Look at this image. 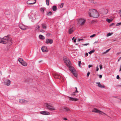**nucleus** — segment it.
<instances>
[{"instance_id": "30", "label": "nucleus", "mask_w": 121, "mask_h": 121, "mask_svg": "<svg viewBox=\"0 0 121 121\" xmlns=\"http://www.w3.org/2000/svg\"><path fill=\"white\" fill-rule=\"evenodd\" d=\"M72 40L75 43L76 42V39H74V37H73L72 39Z\"/></svg>"}, {"instance_id": "16", "label": "nucleus", "mask_w": 121, "mask_h": 121, "mask_svg": "<svg viewBox=\"0 0 121 121\" xmlns=\"http://www.w3.org/2000/svg\"><path fill=\"white\" fill-rule=\"evenodd\" d=\"M30 1L29 0H28L27 2V3L28 4H35L36 2V1H35V2H30Z\"/></svg>"}, {"instance_id": "31", "label": "nucleus", "mask_w": 121, "mask_h": 121, "mask_svg": "<svg viewBox=\"0 0 121 121\" xmlns=\"http://www.w3.org/2000/svg\"><path fill=\"white\" fill-rule=\"evenodd\" d=\"M121 25V22H119L118 23H117L116 24V26H120V25Z\"/></svg>"}, {"instance_id": "50", "label": "nucleus", "mask_w": 121, "mask_h": 121, "mask_svg": "<svg viewBox=\"0 0 121 121\" xmlns=\"http://www.w3.org/2000/svg\"><path fill=\"white\" fill-rule=\"evenodd\" d=\"M88 54L87 53H86L85 56H88Z\"/></svg>"}, {"instance_id": "23", "label": "nucleus", "mask_w": 121, "mask_h": 121, "mask_svg": "<svg viewBox=\"0 0 121 121\" xmlns=\"http://www.w3.org/2000/svg\"><path fill=\"white\" fill-rule=\"evenodd\" d=\"M35 17L34 15L33 14H31V15L29 17L31 19H34V18H35Z\"/></svg>"}, {"instance_id": "42", "label": "nucleus", "mask_w": 121, "mask_h": 121, "mask_svg": "<svg viewBox=\"0 0 121 121\" xmlns=\"http://www.w3.org/2000/svg\"><path fill=\"white\" fill-rule=\"evenodd\" d=\"M99 66L100 67V69L101 70L102 68V65H99Z\"/></svg>"}, {"instance_id": "53", "label": "nucleus", "mask_w": 121, "mask_h": 121, "mask_svg": "<svg viewBox=\"0 0 121 121\" xmlns=\"http://www.w3.org/2000/svg\"><path fill=\"white\" fill-rule=\"evenodd\" d=\"M120 52H118L117 53V55H118L119 54H120Z\"/></svg>"}, {"instance_id": "47", "label": "nucleus", "mask_w": 121, "mask_h": 121, "mask_svg": "<svg viewBox=\"0 0 121 121\" xmlns=\"http://www.w3.org/2000/svg\"><path fill=\"white\" fill-rule=\"evenodd\" d=\"M114 23H112L110 25V26H112L113 25H114Z\"/></svg>"}, {"instance_id": "44", "label": "nucleus", "mask_w": 121, "mask_h": 121, "mask_svg": "<svg viewBox=\"0 0 121 121\" xmlns=\"http://www.w3.org/2000/svg\"><path fill=\"white\" fill-rule=\"evenodd\" d=\"M90 73L89 72H88V73H87V77H88L89 75H90Z\"/></svg>"}, {"instance_id": "46", "label": "nucleus", "mask_w": 121, "mask_h": 121, "mask_svg": "<svg viewBox=\"0 0 121 121\" xmlns=\"http://www.w3.org/2000/svg\"><path fill=\"white\" fill-rule=\"evenodd\" d=\"M117 79H119V75H117Z\"/></svg>"}, {"instance_id": "22", "label": "nucleus", "mask_w": 121, "mask_h": 121, "mask_svg": "<svg viewBox=\"0 0 121 121\" xmlns=\"http://www.w3.org/2000/svg\"><path fill=\"white\" fill-rule=\"evenodd\" d=\"M42 28L43 29H46V26L44 24H43L42 25Z\"/></svg>"}, {"instance_id": "58", "label": "nucleus", "mask_w": 121, "mask_h": 121, "mask_svg": "<svg viewBox=\"0 0 121 121\" xmlns=\"http://www.w3.org/2000/svg\"><path fill=\"white\" fill-rule=\"evenodd\" d=\"M75 88L76 90H77V87H75Z\"/></svg>"}, {"instance_id": "32", "label": "nucleus", "mask_w": 121, "mask_h": 121, "mask_svg": "<svg viewBox=\"0 0 121 121\" xmlns=\"http://www.w3.org/2000/svg\"><path fill=\"white\" fill-rule=\"evenodd\" d=\"M110 48L108 49L105 52H104V54H105V53H107L110 50Z\"/></svg>"}, {"instance_id": "36", "label": "nucleus", "mask_w": 121, "mask_h": 121, "mask_svg": "<svg viewBox=\"0 0 121 121\" xmlns=\"http://www.w3.org/2000/svg\"><path fill=\"white\" fill-rule=\"evenodd\" d=\"M90 2L93 3H94V0H89Z\"/></svg>"}, {"instance_id": "57", "label": "nucleus", "mask_w": 121, "mask_h": 121, "mask_svg": "<svg viewBox=\"0 0 121 121\" xmlns=\"http://www.w3.org/2000/svg\"><path fill=\"white\" fill-rule=\"evenodd\" d=\"M121 68H120V70H119V71H121Z\"/></svg>"}, {"instance_id": "56", "label": "nucleus", "mask_w": 121, "mask_h": 121, "mask_svg": "<svg viewBox=\"0 0 121 121\" xmlns=\"http://www.w3.org/2000/svg\"><path fill=\"white\" fill-rule=\"evenodd\" d=\"M119 59L121 60V56L119 58Z\"/></svg>"}, {"instance_id": "3", "label": "nucleus", "mask_w": 121, "mask_h": 121, "mask_svg": "<svg viewBox=\"0 0 121 121\" xmlns=\"http://www.w3.org/2000/svg\"><path fill=\"white\" fill-rule=\"evenodd\" d=\"M89 15L90 17L96 18L98 17L99 14L97 11L92 9L89 10Z\"/></svg>"}, {"instance_id": "18", "label": "nucleus", "mask_w": 121, "mask_h": 121, "mask_svg": "<svg viewBox=\"0 0 121 121\" xmlns=\"http://www.w3.org/2000/svg\"><path fill=\"white\" fill-rule=\"evenodd\" d=\"M22 63L21 64L22 65L25 66H27V64L26 62H25L24 61L22 62Z\"/></svg>"}, {"instance_id": "59", "label": "nucleus", "mask_w": 121, "mask_h": 121, "mask_svg": "<svg viewBox=\"0 0 121 121\" xmlns=\"http://www.w3.org/2000/svg\"><path fill=\"white\" fill-rule=\"evenodd\" d=\"M59 79H60V77H59L58 78Z\"/></svg>"}, {"instance_id": "13", "label": "nucleus", "mask_w": 121, "mask_h": 121, "mask_svg": "<svg viewBox=\"0 0 121 121\" xmlns=\"http://www.w3.org/2000/svg\"><path fill=\"white\" fill-rule=\"evenodd\" d=\"M68 97L69 98V100L72 101H76L78 100L77 98H73L69 96Z\"/></svg>"}, {"instance_id": "39", "label": "nucleus", "mask_w": 121, "mask_h": 121, "mask_svg": "<svg viewBox=\"0 0 121 121\" xmlns=\"http://www.w3.org/2000/svg\"><path fill=\"white\" fill-rule=\"evenodd\" d=\"M83 40V39H78V42H79L80 41H81L82 40Z\"/></svg>"}, {"instance_id": "7", "label": "nucleus", "mask_w": 121, "mask_h": 121, "mask_svg": "<svg viewBox=\"0 0 121 121\" xmlns=\"http://www.w3.org/2000/svg\"><path fill=\"white\" fill-rule=\"evenodd\" d=\"M85 22V20L84 19L80 18L78 20V23L79 25H82L84 24Z\"/></svg>"}, {"instance_id": "11", "label": "nucleus", "mask_w": 121, "mask_h": 121, "mask_svg": "<svg viewBox=\"0 0 121 121\" xmlns=\"http://www.w3.org/2000/svg\"><path fill=\"white\" fill-rule=\"evenodd\" d=\"M53 41L52 39H46V43L47 44L49 43L50 44H51L53 43Z\"/></svg>"}, {"instance_id": "37", "label": "nucleus", "mask_w": 121, "mask_h": 121, "mask_svg": "<svg viewBox=\"0 0 121 121\" xmlns=\"http://www.w3.org/2000/svg\"><path fill=\"white\" fill-rule=\"evenodd\" d=\"M99 70V68L98 67V66H97L96 67V71H98Z\"/></svg>"}, {"instance_id": "20", "label": "nucleus", "mask_w": 121, "mask_h": 121, "mask_svg": "<svg viewBox=\"0 0 121 121\" xmlns=\"http://www.w3.org/2000/svg\"><path fill=\"white\" fill-rule=\"evenodd\" d=\"M18 60L20 63L21 64V63H22V62L24 61V60L22 58H19L18 59Z\"/></svg>"}, {"instance_id": "41", "label": "nucleus", "mask_w": 121, "mask_h": 121, "mask_svg": "<svg viewBox=\"0 0 121 121\" xmlns=\"http://www.w3.org/2000/svg\"><path fill=\"white\" fill-rule=\"evenodd\" d=\"M89 44V43H86V44H83L82 45H83V46H87V45H88Z\"/></svg>"}, {"instance_id": "19", "label": "nucleus", "mask_w": 121, "mask_h": 121, "mask_svg": "<svg viewBox=\"0 0 121 121\" xmlns=\"http://www.w3.org/2000/svg\"><path fill=\"white\" fill-rule=\"evenodd\" d=\"M39 39H45L44 37L41 35H39Z\"/></svg>"}, {"instance_id": "34", "label": "nucleus", "mask_w": 121, "mask_h": 121, "mask_svg": "<svg viewBox=\"0 0 121 121\" xmlns=\"http://www.w3.org/2000/svg\"><path fill=\"white\" fill-rule=\"evenodd\" d=\"M52 14V13L51 12H50L49 13H48L47 15L48 16H50Z\"/></svg>"}, {"instance_id": "52", "label": "nucleus", "mask_w": 121, "mask_h": 121, "mask_svg": "<svg viewBox=\"0 0 121 121\" xmlns=\"http://www.w3.org/2000/svg\"><path fill=\"white\" fill-rule=\"evenodd\" d=\"M98 41H95V42L94 43H98Z\"/></svg>"}, {"instance_id": "26", "label": "nucleus", "mask_w": 121, "mask_h": 121, "mask_svg": "<svg viewBox=\"0 0 121 121\" xmlns=\"http://www.w3.org/2000/svg\"><path fill=\"white\" fill-rule=\"evenodd\" d=\"M49 0H46V4L47 5H49Z\"/></svg>"}, {"instance_id": "55", "label": "nucleus", "mask_w": 121, "mask_h": 121, "mask_svg": "<svg viewBox=\"0 0 121 121\" xmlns=\"http://www.w3.org/2000/svg\"><path fill=\"white\" fill-rule=\"evenodd\" d=\"M120 60L119 59V58L118 60V61H117L118 62H119V61Z\"/></svg>"}, {"instance_id": "35", "label": "nucleus", "mask_w": 121, "mask_h": 121, "mask_svg": "<svg viewBox=\"0 0 121 121\" xmlns=\"http://www.w3.org/2000/svg\"><path fill=\"white\" fill-rule=\"evenodd\" d=\"M81 62L80 61H78V65L80 67L81 66Z\"/></svg>"}, {"instance_id": "45", "label": "nucleus", "mask_w": 121, "mask_h": 121, "mask_svg": "<svg viewBox=\"0 0 121 121\" xmlns=\"http://www.w3.org/2000/svg\"><path fill=\"white\" fill-rule=\"evenodd\" d=\"M63 3H62L61 4L60 6V7L61 8H62L63 7Z\"/></svg>"}, {"instance_id": "48", "label": "nucleus", "mask_w": 121, "mask_h": 121, "mask_svg": "<svg viewBox=\"0 0 121 121\" xmlns=\"http://www.w3.org/2000/svg\"><path fill=\"white\" fill-rule=\"evenodd\" d=\"M92 66L91 65H88V68H90Z\"/></svg>"}, {"instance_id": "14", "label": "nucleus", "mask_w": 121, "mask_h": 121, "mask_svg": "<svg viewBox=\"0 0 121 121\" xmlns=\"http://www.w3.org/2000/svg\"><path fill=\"white\" fill-rule=\"evenodd\" d=\"M40 113L42 114L46 115L49 114V112L45 111H41L40 112Z\"/></svg>"}, {"instance_id": "29", "label": "nucleus", "mask_w": 121, "mask_h": 121, "mask_svg": "<svg viewBox=\"0 0 121 121\" xmlns=\"http://www.w3.org/2000/svg\"><path fill=\"white\" fill-rule=\"evenodd\" d=\"M76 92L78 93V91H77V90H76V91L73 92V93L72 94V95H74V94Z\"/></svg>"}, {"instance_id": "12", "label": "nucleus", "mask_w": 121, "mask_h": 121, "mask_svg": "<svg viewBox=\"0 0 121 121\" xmlns=\"http://www.w3.org/2000/svg\"><path fill=\"white\" fill-rule=\"evenodd\" d=\"M11 81L9 80H7L4 81L5 84L7 86H9L10 84Z\"/></svg>"}, {"instance_id": "6", "label": "nucleus", "mask_w": 121, "mask_h": 121, "mask_svg": "<svg viewBox=\"0 0 121 121\" xmlns=\"http://www.w3.org/2000/svg\"><path fill=\"white\" fill-rule=\"evenodd\" d=\"M99 12L101 14H105L108 13V11L107 9H102L99 10Z\"/></svg>"}, {"instance_id": "38", "label": "nucleus", "mask_w": 121, "mask_h": 121, "mask_svg": "<svg viewBox=\"0 0 121 121\" xmlns=\"http://www.w3.org/2000/svg\"><path fill=\"white\" fill-rule=\"evenodd\" d=\"M112 34L111 33H109L107 34V36H109L111 35Z\"/></svg>"}, {"instance_id": "27", "label": "nucleus", "mask_w": 121, "mask_h": 121, "mask_svg": "<svg viewBox=\"0 0 121 121\" xmlns=\"http://www.w3.org/2000/svg\"><path fill=\"white\" fill-rule=\"evenodd\" d=\"M106 21L108 22L109 23H110V22H111L112 21V20L111 19H106Z\"/></svg>"}, {"instance_id": "4", "label": "nucleus", "mask_w": 121, "mask_h": 121, "mask_svg": "<svg viewBox=\"0 0 121 121\" xmlns=\"http://www.w3.org/2000/svg\"><path fill=\"white\" fill-rule=\"evenodd\" d=\"M45 105L48 109L50 111H52L55 110V109L53 107L51 104L46 103L45 104Z\"/></svg>"}, {"instance_id": "25", "label": "nucleus", "mask_w": 121, "mask_h": 121, "mask_svg": "<svg viewBox=\"0 0 121 121\" xmlns=\"http://www.w3.org/2000/svg\"><path fill=\"white\" fill-rule=\"evenodd\" d=\"M65 110L67 112H68L70 111V109L69 108H64Z\"/></svg>"}, {"instance_id": "1", "label": "nucleus", "mask_w": 121, "mask_h": 121, "mask_svg": "<svg viewBox=\"0 0 121 121\" xmlns=\"http://www.w3.org/2000/svg\"><path fill=\"white\" fill-rule=\"evenodd\" d=\"M64 61L66 63V64L68 66L69 69L71 73L75 77H77V74L76 73V70L73 67L71 66V63L70 61L67 60H64Z\"/></svg>"}, {"instance_id": "17", "label": "nucleus", "mask_w": 121, "mask_h": 121, "mask_svg": "<svg viewBox=\"0 0 121 121\" xmlns=\"http://www.w3.org/2000/svg\"><path fill=\"white\" fill-rule=\"evenodd\" d=\"M19 101L21 103H26L27 101L26 100L23 99H19Z\"/></svg>"}, {"instance_id": "43", "label": "nucleus", "mask_w": 121, "mask_h": 121, "mask_svg": "<svg viewBox=\"0 0 121 121\" xmlns=\"http://www.w3.org/2000/svg\"><path fill=\"white\" fill-rule=\"evenodd\" d=\"M40 31L44 33V32L45 31L43 30L42 29L40 30Z\"/></svg>"}, {"instance_id": "49", "label": "nucleus", "mask_w": 121, "mask_h": 121, "mask_svg": "<svg viewBox=\"0 0 121 121\" xmlns=\"http://www.w3.org/2000/svg\"><path fill=\"white\" fill-rule=\"evenodd\" d=\"M102 77V76L101 75H100L99 76V77L100 78H101Z\"/></svg>"}, {"instance_id": "40", "label": "nucleus", "mask_w": 121, "mask_h": 121, "mask_svg": "<svg viewBox=\"0 0 121 121\" xmlns=\"http://www.w3.org/2000/svg\"><path fill=\"white\" fill-rule=\"evenodd\" d=\"M41 12H43L44 11V9L43 8H42L41 9Z\"/></svg>"}, {"instance_id": "33", "label": "nucleus", "mask_w": 121, "mask_h": 121, "mask_svg": "<svg viewBox=\"0 0 121 121\" xmlns=\"http://www.w3.org/2000/svg\"><path fill=\"white\" fill-rule=\"evenodd\" d=\"M95 35L96 34H94L93 35L90 36V37L91 38H92L95 36Z\"/></svg>"}, {"instance_id": "21", "label": "nucleus", "mask_w": 121, "mask_h": 121, "mask_svg": "<svg viewBox=\"0 0 121 121\" xmlns=\"http://www.w3.org/2000/svg\"><path fill=\"white\" fill-rule=\"evenodd\" d=\"M57 9V8L56 6H54L52 7V10L54 11H56Z\"/></svg>"}, {"instance_id": "24", "label": "nucleus", "mask_w": 121, "mask_h": 121, "mask_svg": "<svg viewBox=\"0 0 121 121\" xmlns=\"http://www.w3.org/2000/svg\"><path fill=\"white\" fill-rule=\"evenodd\" d=\"M95 51V50H91L89 52V53L90 54H91L93 53Z\"/></svg>"}, {"instance_id": "10", "label": "nucleus", "mask_w": 121, "mask_h": 121, "mask_svg": "<svg viewBox=\"0 0 121 121\" xmlns=\"http://www.w3.org/2000/svg\"><path fill=\"white\" fill-rule=\"evenodd\" d=\"M41 50L42 52H47L48 51L47 47L45 46L42 47L41 48Z\"/></svg>"}, {"instance_id": "5", "label": "nucleus", "mask_w": 121, "mask_h": 121, "mask_svg": "<svg viewBox=\"0 0 121 121\" xmlns=\"http://www.w3.org/2000/svg\"><path fill=\"white\" fill-rule=\"evenodd\" d=\"M93 111L95 112L99 113L104 116H108L105 113L95 108L93 110Z\"/></svg>"}, {"instance_id": "28", "label": "nucleus", "mask_w": 121, "mask_h": 121, "mask_svg": "<svg viewBox=\"0 0 121 121\" xmlns=\"http://www.w3.org/2000/svg\"><path fill=\"white\" fill-rule=\"evenodd\" d=\"M40 27L38 25H36L35 27V29L36 30H37Z\"/></svg>"}, {"instance_id": "54", "label": "nucleus", "mask_w": 121, "mask_h": 121, "mask_svg": "<svg viewBox=\"0 0 121 121\" xmlns=\"http://www.w3.org/2000/svg\"><path fill=\"white\" fill-rule=\"evenodd\" d=\"M120 13H121V10H120ZM120 16L121 17V14L120 15Z\"/></svg>"}, {"instance_id": "9", "label": "nucleus", "mask_w": 121, "mask_h": 121, "mask_svg": "<svg viewBox=\"0 0 121 121\" xmlns=\"http://www.w3.org/2000/svg\"><path fill=\"white\" fill-rule=\"evenodd\" d=\"M19 26L21 29L22 30H25L27 29L26 26L21 24H19Z\"/></svg>"}, {"instance_id": "51", "label": "nucleus", "mask_w": 121, "mask_h": 121, "mask_svg": "<svg viewBox=\"0 0 121 121\" xmlns=\"http://www.w3.org/2000/svg\"><path fill=\"white\" fill-rule=\"evenodd\" d=\"M63 119L64 120H67V119L65 118H64Z\"/></svg>"}, {"instance_id": "8", "label": "nucleus", "mask_w": 121, "mask_h": 121, "mask_svg": "<svg viewBox=\"0 0 121 121\" xmlns=\"http://www.w3.org/2000/svg\"><path fill=\"white\" fill-rule=\"evenodd\" d=\"M74 30V27L72 26H71L69 30V33L71 34Z\"/></svg>"}, {"instance_id": "15", "label": "nucleus", "mask_w": 121, "mask_h": 121, "mask_svg": "<svg viewBox=\"0 0 121 121\" xmlns=\"http://www.w3.org/2000/svg\"><path fill=\"white\" fill-rule=\"evenodd\" d=\"M96 84H98V86L100 88H104L105 86L101 85L100 82H97L96 83Z\"/></svg>"}, {"instance_id": "2", "label": "nucleus", "mask_w": 121, "mask_h": 121, "mask_svg": "<svg viewBox=\"0 0 121 121\" xmlns=\"http://www.w3.org/2000/svg\"><path fill=\"white\" fill-rule=\"evenodd\" d=\"M7 43H9V46H10L12 44L11 39L8 36H5L2 38H0V43H2L4 44Z\"/></svg>"}]
</instances>
